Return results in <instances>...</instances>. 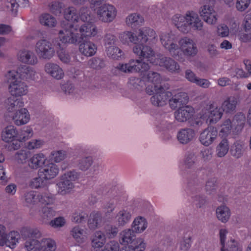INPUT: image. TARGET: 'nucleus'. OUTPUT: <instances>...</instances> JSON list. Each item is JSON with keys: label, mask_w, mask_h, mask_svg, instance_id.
Segmentation results:
<instances>
[{"label": "nucleus", "mask_w": 251, "mask_h": 251, "mask_svg": "<svg viewBox=\"0 0 251 251\" xmlns=\"http://www.w3.org/2000/svg\"><path fill=\"white\" fill-rule=\"evenodd\" d=\"M69 27L70 29H67L66 32H64V43L77 44L84 38L94 36L97 33V27L92 22L82 25L79 27V33L77 32L76 25L71 24Z\"/></svg>", "instance_id": "nucleus-1"}, {"label": "nucleus", "mask_w": 251, "mask_h": 251, "mask_svg": "<svg viewBox=\"0 0 251 251\" xmlns=\"http://www.w3.org/2000/svg\"><path fill=\"white\" fill-rule=\"evenodd\" d=\"M173 24L183 33H188L191 28L194 30L202 29L203 22L198 14L194 11H188L184 16L176 14L172 18Z\"/></svg>", "instance_id": "nucleus-2"}, {"label": "nucleus", "mask_w": 251, "mask_h": 251, "mask_svg": "<svg viewBox=\"0 0 251 251\" xmlns=\"http://www.w3.org/2000/svg\"><path fill=\"white\" fill-rule=\"evenodd\" d=\"M120 241L125 246L130 244L128 248L134 250V251H144L146 248L144 240L142 238L136 239L134 231L130 229H125L120 233Z\"/></svg>", "instance_id": "nucleus-3"}, {"label": "nucleus", "mask_w": 251, "mask_h": 251, "mask_svg": "<svg viewBox=\"0 0 251 251\" xmlns=\"http://www.w3.org/2000/svg\"><path fill=\"white\" fill-rule=\"evenodd\" d=\"M160 40L164 48L174 57L181 55L180 46L177 44L175 36L172 33L162 32L160 35Z\"/></svg>", "instance_id": "nucleus-4"}, {"label": "nucleus", "mask_w": 251, "mask_h": 251, "mask_svg": "<svg viewBox=\"0 0 251 251\" xmlns=\"http://www.w3.org/2000/svg\"><path fill=\"white\" fill-rule=\"evenodd\" d=\"M26 241L25 247L27 251H40L42 233L37 229H29L25 231Z\"/></svg>", "instance_id": "nucleus-5"}, {"label": "nucleus", "mask_w": 251, "mask_h": 251, "mask_svg": "<svg viewBox=\"0 0 251 251\" xmlns=\"http://www.w3.org/2000/svg\"><path fill=\"white\" fill-rule=\"evenodd\" d=\"M142 60L131 59L127 63L118 64L116 68L125 73L146 72L150 69V65Z\"/></svg>", "instance_id": "nucleus-6"}, {"label": "nucleus", "mask_w": 251, "mask_h": 251, "mask_svg": "<svg viewBox=\"0 0 251 251\" xmlns=\"http://www.w3.org/2000/svg\"><path fill=\"white\" fill-rule=\"evenodd\" d=\"M97 14L100 21L109 23L112 22L116 18L117 10L112 5L104 4L98 8Z\"/></svg>", "instance_id": "nucleus-7"}, {"label": "nucleus", "mask_w": 251, "mask_h": 251, "mask_svg": "<svg viewBox=\"0 0 251 251\" xmlns=\"http://www.w3.org/2000/svg\"><path fill=\"white\" fill-rule=\"evenodd\" d=\"M200 16L209 25H215L217 22V14L214 7L209 4H204L199 10Z\"/></svg>", "instance_id": "nucleus-8"}, {"label": "nucleus", "mask_w": 251, "mask_h": 251, "mask_svg": "<svg viewBox=\"0 0 251 251\" xmlns=\"http://www.w3.org/2000/svg\"><path fill=\"white\" fill-rule=\"evenodd\" d=\"M36 51L40 57L44 59H50L54 53L51 44L46 39H42L37 42Z\"/></svg>", "instance_id": "nucleus-9"}, {"label": "nucleus", "mask_w": 251, "mask_h": 251, "mask_svg": "<svg viewBox=\"0 0 251 251\" xmlns=\"http://www.w3.org/2000/svg\"><path fill=\"white\" fill-rule=\"evenodd\" d=\"M155 93L151 98L152 104L157 106H162L166 104V102L171 96V93L165 92L162 86H155L153 92Z\"/></svg>", "instance_id": "nucleus-10"}, {"label": "nucleus", "mask_w": 251, "mask_h": 251, "mask_svg": "<svg viewBox=\"0 0 251 251\" xmlns=\"http://www.w3.org/2000/svg\"><path fill=\"white\" fill-rule=\"evenodd\" d=\"M178 44L180 46L181 53L182 52L185 55L193 57L198 52V49L194 41L187 37L181 38L178 41Z\"/></svg>", "instance_id": "nucleus-11"}, {"label": "nucleus", "mask_w": 251, "mask_h": 251, "mask_svg": "<svg viewBox=\"0 0 251 251\" xmlns=\"http://www.w3.org/2000/svg\"><path fill=\"white\" fill-rule=\"evenodd\" d=\"M156 61L160 66L164 67L171 73H178L180 70L179 64L170 57L159 55L156 58Z\"/></svg>", "instance_id": "nucleus-12"}, {"label": "nucleus", "mask_w": 251, "mask_h": 251, "mask_svg": "<svg viewBox=\"0 0 251 251\" xmlns=\"http://www.w3.org/2000/svg\"><path fill=\"white\" fill-rule=\"evenodd\" d=\"M217 134L218 132L216 128L209 126L200 133L199 141L203 145L208 146L215 141Z\"/></svg>", "instance_id": "nucleus-13"}, {"label": "nucleus", "mask_w": 251, "mask_h": 251, "mask_svg": "<svg viewBox=\"0 0 251 251\" xmlns=\"http://www.w3.org/2000/svg\"><path fill=\"white\" fill-rule=\"evenodd\" d=\"M133 52L142 59L150 61L155 56V52L150 46L137 45L133 48Z\"/></svg>", "instance_id": "nucleus-14"}, {"label": "nucleus", "mask_w": 251, "mask_h": 251, "mask_svg": "<svg viewBox=\"0 0 251 251\" xmlns=\"http://www.w3.org/2000/svg\"><path fill=\"white\" fill-rule=\"evenodd\" d=\"M139 43L143 44L147 42L155 43L157 40L156 33L154 30L145 27L139 30L138 34Z\"/></svg>", "instance_id": "nucleus-15"}, {"label": "nucleus", "mask_w": 251, "mask_h": 251, "mask_svg": "<svg viewBox=\"0 0 251 251\" xmlns=\"http://www.w3.org/2000/svg\"><path fill=\"white\" fill-rule=\"evenodd\" d=\"M196 135V132L194 129L189 127H185L178 130L176 137L180 144L186 145L192 141Z\"/></svg>", "instance_id": "nucleus-16"}, {"label": "nucleus", "mask_w": 251, "mask_h": 251, "mask_svg": "<svg viewBox=\"0 0 251 251\" xmlns=\"http://www.w3.org/2000/svg\"><path fill=\"white\" fill-rule=\"evenodd\" d=\"M194 113V108L192 106L186 105L179 107L175 112L174 115L176 120L183 123L189 120Z\"/></svg>", "instance_id": "nucleus-17"}, {"label": "nucleus", "mask_w": 251, "mask_h": 251, "mask_svg": "<svg viewBox=\"0 0 251 251\" xmlns=\"http://www.w3.org/2000/svg\"><path fill=\"white\" fill-rule=\"evenodd\" d=\"M58 173L57 166L52 163L44 165L38 171V175H40L47 181L54 178Z\"/></svg>", "instance_id": "nucleus-18"}, {"label": "nucleus", "mask_w": 251, "mask_h": 251, "mask_svg": "<svg viewBox=\"0 0 251 251\" xmlns=\"http://www.w3.org/2000/svg\"><path fill=\"white\" fill-rule=\"evenodd\" d=\"M79 177V174L75 170L67 172L64 174V193H69L74 188L73 181Z\"/></svg>", "instance_id": "nucleus-19"}, {"label": "nucleus", "mask_w": 251, "mask_h": 251, "mask_svg": "<svg viewBox=\"0 0 251 251\" xmlns=\"http://www.w3.org/2000/svg\"><path fill=\"white\" fill-rule=\"evenodd\" d=\"M9 91L13 96L21 97L25 95L28 92L26 84L21 80L15 81L9 86Z\"/></svg>", "instance_id": "nucleus-20"}, {"label": "nucleus", "mask_w": 251, "mask_h": 251, "mask_svg": "<svg viewBox=\"0 0 251 251\" xmlns=\"http://www.w3.org/2000/svg\"><path fill=\"white\" fill-rule=\"evenodd\" d=\"M147 80L151 82V84L149 85L146 88V92L151 95L153 93V89L155 86H161V77L160 74L157 72L150 71L146 77Z\"/></svg>", "instance_id": "nucleus-21"}, {"label": "nucleus", "mask_w": 251, "mask_h": 251, "mask_svg": "<svg viewBox=\"0 0 251 251\" xmlns=\"http://www.w3.org/2000/svg\"><path fill=\"white\" fill-rule=\"evenodd\" d=\"M15 124L21 126L26 124L29 120L30 116L27 110L25 108H20L13 114L10 115Z\"/></svg>", "instance_id": "nucleus-22"}, {"label": "nucleus", "mask_w": 251, "mask_h": 251, "mask_svg": "<svg viewBox=\"0 0 251 251\" xmlns=\"http://www.w3.org/2000/svg\"><path fill=\"white\" fill-rule=\"evenodd\" d=\"M189 101V97L185 93L181 92L175 95L171 99L169 100V104L173 109L177 107H181L186 104Z\"/></svg>", "instance_id": "nucleus-23"}, {"label": "nucleus", "mask_w": 251, "mask_h": 251, "mask_svg": "<svg viewBox=\"0 0 251 251\" xmlns=\"http://www.w3.org/2000/svg\"><path fill=\"white\" fill-rule=\"evenodd\" d=\"M5 107L9 113L15 112L18 109L22 108L24 102L20 99H17L13 96L8 98L5 101Z\"/></svg>", "instance_id": "nucleus-24"}, {"label": "nucleus", "mask_w": 251, "mask_h": 251, "mask_svg": "<svg viewBox=\"0 0 251 251\" xmlns=\"http://www.w3.org/2000/svg\"><path fill=\"white\" fill-rule=\"evenodd\" d=\"M131 214L127 209L122 208L115 216V219L119 226H124L129 222Z\"/></svg>", "instance_id": "nucleus-25"}, {"label": "nucleus", "mask_w": 251, "mask_h": 251, "mask_svg": "<svg viewBox=\"0 0 251 251\" xmlns=\"http://www.w3.org/2000/svg\"><path fill=\"white\" fill-rule=\"evenodd\" d=\"M79 43V50L84 55L91 56L96 52L97 47L93 43L89 41H84Z\"/></svg>", "instance_id": "nucleus-26"}, {"label": "nucleus", "mask_w": 251, "mask_h": 251, "mask_svg": "<svg viewBox=\"0 0 251 251\" xmlns=\"http://www.w3.org/2000/svg\"><path fill=\"white\" fill-rule=\"evenodd\" d=\"M238 103V96L228 97L222 103L221 108L226 113H230L234 111Z\"/></svg>", "instance_id": "nucleus-27"}, {"label": "nucleus", "mask_w": 251, "mask_h": 251, "mask_svg": "<svg viewBox=\"0 0 251 251\" xmlns=\"http://www.w3.org/2000/svg\"><path fill=\"white\" fill-rule=\"evenodd\" d=\"M64 17L68 21L65 24V27L64 28V32H66V30L70 29V24L74 25V22H76L78 19V16L76 13V10L75 8L71 7L65 9L64 12Z\"/></svg>", "instance_id": "nucleus-28"}, {"label": "nucleus", "mask_w": 251, "mask_h": 251, "mask_svg": "<svg viewBox=\"0 0 251 251\" xmlns=\"http://www.w3.org/2000/svg\"><path fill=\"white\" fill-rule=\"evenodd\" d=\"M246 149L245 143L243 141L237 140L231 146L230 152L232 156L239 158L243 155Z\"/></svg>", "instance_id": "nucleus-29"}, {"label": "nucleus", "mask_w": 251, "mask_h": 251, "mask_svg": "<svg viewBox=\"0 0 251 251\" xmlns=\"http://www.w3.org/2000/svg\"><path fill=\"white\" fill-rule=\"evenodd\" d=\"M18 58L23 63L30 64H34L37 61L34 54L32 51L27 50L20 51L18 54Z\"/></svg>", "instance_id": "nucleus-30"}, {"label": "nucleus", "mask_w": 251, "mask_h": 251, "mask_svg": "<svg viewBox=\"0 0 251 251\" xmlns=\"http://www.w3.org/2000/svg\"><path fill=\"white\" fill-rule=\"evenodd\" d=\"M223 111L218 106L214 107L212 105L210 107V109L205 115V118L209 120V123H215L219 120L222 117Z\"/></svg>", "instance_id": "nucleus-31"}, {"label": "nucleus", "mask_w": 251, "mask_h": 251, "mask_svg": "<svg viewBox=\"0 0 251 251\" xmlns=\"http://www.w3.org/2000/svg\"><path fill=\"white\" fill-rule=\"evenodd\" d=\"M46 160L45 156L43 153L34 154L28 162V166L32 169H37L45 164Z\"/></svg>", "instance_id": "nucleus-32"}, {"label": "nucleus", "mask_w": 251, "mask_h": 251, "mask_svg": "<svg viewBox=\"0 0 251 251\" xmlns=\"http://www.w3.org/2000/svg\"><path fill=\"white\" fill-rule=\"evenodd\" d=\"M93 163L92 156L89 155L80 156L77 160V167L81 171H87Z\"/></svg>", "instance_id": "nucleus-33"}, {"label": "nucleus", "mask_w": 251, "mask_h": 251, "mask_svg": "<svg viewBox=\"0 0 251 251\" xmlns=\"http://www.w3.org/2000/svg\"><path fill=\"white\" fill-rule=\"evenodd\" d=\"M45 71L50 74L56 79H60L62 77V70L56 64L53 63H47L45 67Z\"/></svg>", "instance_id": "nucleus-34"}, {"label": "nucleus", "mask_w": 251, "mask_h": 251, "mask_svg": "<svg viewBox=\"0 0 251 251\" xmlns=\"http://www.w3.org/2000/svg\"><path fill=\"white\" fill-rule=\"evenodd\" d=\"M216 213L218 219L223 223H226L228 221L231 215L229 208L226 205L218 207Z\"/></svg>", "instance_id": "nucleus-35"}, {"label": "nucleus", "mask_w": 251, "mask_h": 251, "mask_svg": "<svg viewBox=\"0 0 251 251\" xmlns=\"http://www.w3.org/2000/svg\"><path fill=\"white\" fill-rule=\"evenodd\" d=\"M246 120L245 115L242 113H237L233 117L231 123L236 133H238L243 129Z\"/></svg>", "instance_id": "nucleus-36"}, {"label": "nucleus", "mask_w": 251, "mask_h": 251, "mask_svg": "<svg viewBox=\"0 0 251 251\" xmlns=\"http://www.w3.org/2000/svg\"><path fill=\"white\" fill-rule=\"evenodd\" d=\"M18 73L19 76L22 79L30 80L34 78L35 72L26 65H23L18 69Z\"/></svg>", "instance_id": "nucleus-37"}, {"label": "nucleus", "mask_w": 251, "mask_h": 251, "mask_svg": "<svg viewBox=\"0 0 251 251\" xmlns=\"http://www.w3.org/2000/svg\"><path fill=\"white\" fill-rule=\"evenodd\" d=\"M138 36L134 35L131 31H125L120 35V41L124 44L129 45L130 43L139 44Z\"/></svg>", "instance_id": "nucleus-38"}, {"label": "nucleus", "mask_w": 251, "mask_h": 251, "mask_svg": "<svg viewBox=\"0 0 251 251\" xmlns=\"http://www.w3.org/2000/svg\"><path fill=\"white\" fill-rule=\"evenodd\" d=\"M102 223V217L101 214L98 212H92L88 221V225L91 229H95L100 226Z\"/></svg>", "instance_id": "nucleus-39"}, {"label": "nucleus", "mask_w": 251, "mask_h": 251, "mask_svg": "<svg viewBox=\"0 0 251 251\" xmlns=\"http://www.w3.org/2000/svg\"><path fill=\"white\" fill-rule=\"evenodd\" d=\"M17 134V132L14 126H7L2 132L1 138L4 142H9L13 141L15 138H18V136H16Z\"/></svg>", "instance_id": "nucleus-40"}, {"label": "nucleus", "mask_w": 251, "mask_h": 251, "mask_svg": "<svg viewBox=\"0 0 251 251\" xmlns=\"http://www.w3.org/2000/svg\"><path fill=\"white\" fill-rule=\"evenodd\" d=\"M147 226L146 220L142 217H139L135 219L132 223V230L137 233H141L146 229Z\"/></svg>", "instance_id": "nucleus-41"}, {"label": "nucleus", "mask_w": 251, "mask_h": 251, "mask_svg": "<svg viewBox=\"0 0 251 251\" xmlns=\"http://www.w3.org/2000/svg\"><path fill=\"white\" fill-rule=\"evenodd\" d=\"M71 234L76 241L80 243H83L86 238V231L79 226H76L72 229Z\"/></svg>", "instance_id": "nucleus-42"}, {"label": "nucleus", "mask_w": 251, "mask_h": 251, "mask_svg": "<svg viewBox=\"0 0 251 251\" xmlns=\"http://www.w3.org/2000/svg\"><path fill=\"white\" fill-rule=\"evenodd\" d=\"M105 242V235L100 231H96L92 240V245L95 248H100Z\"/></svg>", "instance_id": "nucleus-43"}, {"label": "nucleus", "mask_w": 251, "mask_h": 251, "mask_svg": "<svg viewBox=\"0 0 251 251\" xmlns=\"http://www.w3.org/2000/svg\"><path fill=\"white\" fill-rule=\"evenodd\" d=\"M56 248L55 241L50 238L41 239L40 251H55Z\"/></svg>", "instance_id": "nucleus-44"}, {"label": "nucleus", "mask_w": 251, "mask_h": 251, "mask_svg": "<svg viewBox=\"0 0 251 251\" xmlns=\"http://www.w3.org/2000/svg\"><path fill=\"white\" fill-rule=\"evenodd\" d=\"M23 199L27 206L35 205L39 202L38 195L35 191H30L25 192Z\"/></svg>", "instance_id": "nucleus-45"}, {"label": "nucleus", "mask_w": 251, "mask_h": 251, "mask_svg": "<svg viewBox=\"0 0 251 251\" xmlns=\"http://www.w3.org/2000/svg\"><path fill=\"white\" fill-rule=\"evenodd\" d=\"M19 234L17 232L15 231H12L9 233V234L5 235L4 238V242L5 243H3V246L6 245L10 248H13L15 245L18 242Z\"/></svg>", "instance_id": "nucleus-46"}, {"label": "nucleus", "mask_w": 251, "mask_h": 251, "mask_svg": "<svg viewBox=\"0 0 251 251\" xmlns=\"http://www.w3.org/2000/svg\"><path fill=\"white\" fill-rule=\"evenodd\" d=\"M229 145L227 139L224 138L217 146L216 148L217 154L218 157L224 156L228 152Z\"/></svg>", "instance_id": "nucleus-47"}, {"label": "nucleus", "mask_w": 251, "mask_h": 251, "mask_svg": "<svg viewBox=\"0 0 251 251\" xmlns=\"http://www.w3.org/2000/svg\"><path fill=\"white\" fill-rule=\"evenodd\" d=\"M144 22L143 18L139 14L134 13L129 15L126 18L127 25L130 26H136L142 24Z\"/></svg>", "instance_id": "nucleus-48"}, {"label": "nucleus", "mask_w": 251, "mask_h": 251, "mask_svg": "<svg viewBox=\"0 0 251 251\" xmlns=\"http://www.w3.org/2000/svg\"><path fill=\"white\" fill-rule=\"evenodd\" d=\"M106 53L109 57L115 59H119L123 55L122 50L115 46L107 47Z\"/></svg>", "instance_id": "nucleus-49"}, {"label": "nucleus", "mask_w": 251, "mask_h": 251, "mask_svg": "<svg viewBox=\"0 0 251 251\" xmlns=\"http://www.w3.org/2000/svg\"><path fill=\"white\" fill-rule=\"evenodd\" d=\"M234 130V128L231 123V121L229 119L225 120L221 126L220 130V135L222 136H226L229 134L231 130Z\"/></svg>", "instance_id": "nucleus-50"}, {"label": "nucleus", "mask_w": 251, "mask_h": 251, "mask_svg": "<svg viewBox=\"0 0 251 251\" xmlns=\"http://www.w3.org/2000/svg\"><path fill=\"white\" fill-rule=\"evenodd\" d=\"M55 212L50 207L45 206L42 209L41 217L43 222L48 224L50 220L54 216Z\"/></svg>", "instance_id": "nucleus-51"}, {"label": "nucleus", "mask_w": 251, "mask_h": 251, "mask_svg": "<svg viewBox=\"0 0 251 251\" xmlns=\"http://www.w3.org/2000/svg\"><path fill=\"white\" fill-rule=\"evenodd\" d=\"M47 180L40 175L38 177H35L31 179L29 182V186L32 188L38 189L46 187Z\"/></svg>", "instance_id": "nucleus-52"}, {"label": "nucleus", "mask_w": 251, "mask_h": 251, "mask_svg": "<svg viewBox=\"0 0 251 251\" xmlns=\"http://www.w3.org/2000/svg\"><path fill=\"white\" fill-rule=\"evenodd\" d=\"M40 23L47 26L53 27L56 24V20L52 16L49 14H43L40 17Z\"/></svg>", "instance_id": "nucleus-53"}, {"label": "nucleus", "mask_w": 251, "mask_h": 251, "mask_svg": "<svg viewBox=\"0 0 251 251\" xmlns=\"http://www.w3.org/2000/svg\"><path fill=\"white\" fill-rule=\"evenodd\" d=\"M88 64L90 67L99 70L105 66L104 61L102 59L94 57L89 60Z\"/></svg>", "instance_id": "nucleus-54"}, {"label": "nucleus", "mask_w": 251, "mask_h": 251, "mask_svg": "<svg viewBox=\"0 0 251 251\" xmlns=\"http://www.w3.org/2000/svg\"><path fill=\"white\" fill-rule=\"evenodd\" d=\"M197 159L195 154L193 152L188 153L184 160V165L186 169H192Z\"/></svg>", "instance_id": "nucleus-55"}, {"label": "nucleus", "mask_w": 251, "mask_h": 251, "mask_svg": "<svg viewBox=\"0 0 251 251\" xmlns=\"http://www.w3.org/2000/svg\"><path fill=\"white\" fill-rule=\"evenodd\" d=\"M79 16L82 21L90 22L92 19L91 10L87 7L81 8L79 11Z\"/></svg>", "instance_id": "nucleus-56"}, {"label": "nucleus", "mask_w": 251, "mask_h": 251, "mask_svg": "<svg viewBox=\"0 0 251 251\" xmlns=\"http://www.w3.org/2000/svg\"><path fill=\"white\" fill-rule=\"evenodd\" d=\"M251 0H236L235 7L237 11L244 12L248 8L250 4Z\"/></svg>", "instance_id": "nucleus-57"}, {"label": "nucleus", "mask_w": 251, "mask_h": 251, "mask_svg": "<svg viewBox=\"0 0 251 251\" xmlns=\"http://www.w3.org/2000/svg\"><path fill=\"white\" fill-rule=\"evenodd\" d=\"M30 153L28 151L20 150L17 151L15 154V159L19 163H25L28 158Z\"/></svg>", "instance_id": "nucleus-58"}, {"label": "nucleus", "mask_w": 251, "mask_h": 251, "mask_svg": "<svg viewBox=\"0 0 251 251\" xmlns=\"http://www.w3.org/2000/svg\"><path fill=\"white\" fill-rule=\"evenodd\" d=\"M193 201L197 207L201 208L203 207L206 203L207 200L206 197L202 195H196L192 197Z\"/></svg>", "instance_id": "nucleus-59"}, {"label": "nucleus", "mask_w": 251, "mask_h": 251, "mask_svg": "<svg viewBox=\"0 0 251 251\" xmlns=\"http://www.w3.org/2000/svg\"><path fill=\"white\" fill-rule=\"evenodd\" d=\"M87 217V214L83 212H75L72 216V221L75 223H80L84 221Z\"/></svg>", "instance_id": "nucleus-60"}, {"label": "nucleus", "mask_w": 251, "mask_h": 251, "mask_svg": "<svg viewBox=\"0 0 251 251\" xmlns=\"http://www.w3.org/2000/svg\"><path fill=\"white\" fill-rule=\"evenodd\" d=\"M206 50L211 58H216L220 55V51L218 50L216 46L214 44H208L206 46Z\"/></svg>", "instance_id": "nucleus-61"}, {"label": "nucleus", "mask_w": 251, "mask_h": 251, "mask_svg": "<svg viewBox=\"0 0 251 251\" xmlns=\"http://www.w3.org/2000/svg\"><path fill=\"white\" fill-rule=\"evenodd\" d=\"M39 202L45 204H49L52 201L51 194L48 192H45L38 194Z\"/></svg>", "instance_id": "nucleus-62"}, {"label": "nucleus", "mask_w": 251, "mask_h": 251, "mask_svg": "<svg viewBox=\"0 0 251 251\" xmlns=\"http://www.w3.org/2000/svg\"><path fill=\"white\" fill-rule=\"evenodd\" d=\"M217 185L214 179H210L206 182L205 185V190L206 192L209 195H213L216 192Z\"/></svg>", "instance_id": "nucleus-63"}, {"label": "nucleus", "mask_w": 251, "mask_h": 251, "mask_svg": "<svg viewBox=\"0 0 251 251\" xmlns=\"http://www.w3.org/2000/svg\"><path fill=\"white\" fill-rule=\"evenodd\" d=\"M213 153V149L211 148L204 149L201 151L200 154L202 160L208 161L211 159Z\"/></svg>", "instance_id": "nucleus-64"}]
</instances>
